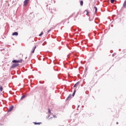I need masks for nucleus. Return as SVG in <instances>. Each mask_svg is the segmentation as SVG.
I'll return each instance as SVG.
<instances>
[{
	"label": "nucleus",
	"instance_id": "nucleus-13",
	"mask_svg": "<svg viewBox=\"0 0 126 126\" xmlns=\"http://www.w3.org/2000/svg\"><path fill=\"white\" fill-rule=\"evenodd\" d=\"M83 4H84V2H83V1H80V5H81V6H82L83 5Z\"/></svg>",
	"mask_w": 126,
	"mask_h": 126
},
{
	"label": "nucleus",
	"instance_id": "nucleus-18",
	"mask_svg": "<svg viewBox=\"0 0 126 126\" xmlns=\"http://www.w3.org/2000/svg\"><path fill=\"white\" fill-rule=\"evenodd\" d=\"M48 113H51V110L50 109H48Z\"/></svg>",
	"mask_w": 126,
	"mask_h": 126
},
{
	"label": "nucleus",
	"instance_id": "nucleus-7",
	"mask_svg": "<svg viewBox=\"0 0 126 126\" xmlns=\"http://www.w3.org/2000/svg\"><path fill=\"white\" fill-rule=\"evenodd\" d=\"M12 35L13 36H14V35L17 36V35H18V33L17 32H15L12 33Z\"/></svg>",
	"mask_w": 126,
	"mask_h": 126
},
{
	"label": "nucleus",
	"instance_id": "nucleus-1",
	"mask_svg": "<svg viewBox=\"0 0 126 126\" xmlns=\"http://www.w3.org/2000/svg\"><path fill=\"white\" fill-rule=\"evenodd\" d=\"M24 61L22 59L20 60H13L12 62L13 63L11 65V68H13L20 65L19 63H22Z\"/></svg>",
	"mask_w": 126,
	"mask_h": 126
},
{
	"label": "nucleus",
	"instance_id": "nucleus-19",
	"mask_svg": "<svg viewBox=\"0 0 126 126\" xmlns=\"http://www.w3.org/2000/svg\"><path fill=\"white\" fill-rule=\"evenodd\" d=\"M51 31V30H49V31H48V32H49Z\"/></svg>",
	"mask_w": 126,
	"mask_h": 126
},
{
	"label": "nucleus",
	"instance_id": "nucleus-8",
	"mask_svg": "<svg viewBox=\"0 0 126 126\" xmlns=\"http://www.w3.org/2000/svg\"><path fill=\"white\" fill-rule=\"evenodd\" d=\"M71 96H72L71 94L69 95L66 100H68L69 99H70L71 98Z\"/></svg>",
	"mask_w": 126,
	"mask_h": 126
},
{
	"label": "nucleus",
	"instance_id": "nucleus-9",
	"mask_svg": "<svg viewBox=\"0 0 126 126\" xmlns=\"http://www.w3.org/2000/svg\"><path fill=\"white\" fill-rule=\"evenodd\" d=\"M123 7H124L125 8H126V1H125L123 4Z\"/></svg>",
	"mask_w": 126,
	"mask_h": 126
},
{
	"label": "nucleus",
	"instance_id": "nucleus-16",
	"mask_svg": "<svg viewBox=\"0 0 126 126\" xmlns=\"http://www.w3.org/2000/svg\"><path fill=\"white\" fill-rule=\"evenodd\" d=\"M43 34V32H41L40 34H39V36H41Z\"/></svg>",
	"mask_w": 126,
	"mask_h": 126
},
{
	"label": "nucleus",
	"instance_id": "nucleus-3",
	"mask_svg": "<svg viewBox=\"0 0 126 126\" xmlns=\"http://www.w3.org/2000/svg\"><path fill=\"white\" fill-rule=\"evenodd\" d=\"M13 108H14V106H11V107L9 108V109H8V112H11V111H12L13 110Z\"/></svg>",
	"mask_w": 126,
	"mask_h": 126
},
{
	"label": "nucleus",
	"instance_id": "nucleus-2",
	"mask_svg": "<svg viewBox=\"0 0 126 126\" xmlns=\"http://www.w3.org/2000/svg\"><path fill=\"white\" fill-rule=\"evenodd\" d=\"M29 0H25L24 2V4L23 5L24 6H26L28 3H29Z\"/></svg>",
	"mask_w": 126,
	"mask_h": 126
},
{
	"label": "nucleus",
	"instance_id": "nucleus-4",
	"mask_svg": "<svg viewBox=\"0 0 126 126\" xmlns=\"http://www.w3.org/2000/svg\"><path fill=\"white\" fill-rule=\"evenodd\" d=\"M36 48V46H35L33 47V49L32 51V52H31V53H32V54H33V53H34Z\"/></svg>",
	"mask_w": 126,
	"mask_h": 126
},
{
	"label": "nucleus",
	"instance_id": "nucleus-20",
	"mask_svg": "<svg viewBox=\"0 0 126 126\" xmlns=\"http://www.w3.org/2000/svg\"><path fill=\"white\" fill-rule=\"evenodd\" d=\"M117 125H118V124H119V123H118V122H117Z\"/></svg>",
	"mask_w": 126,
	"mask_h": 126
},
{
	"label": "nucleus",
	"instance_id": "nucleus-10",
	"mask_svg": "<svg viewBox=\"0 0 126 126\" xmlns=\"http://www.w3.org/2000/svg\"><path fill=\"white\" fill-rule=\"evenodd\" d=\"M3 88L1 86H0V92H3Z\"/></svg>",
	"mask_w": 126,
	"mask_h": 126
},
{
	"label": "nucleus",
	"instance_id": "nucleus-15",
	"mask_svg": "<svg viewBox=\"0 0 126 126\" xmlns=\"http://www.w3.org/2000/svg\"><path fill=\"white\" fill-rule=\"evenodd\" d=\"M25 97H26L25 95H23V96L21 97V100L23 99L24 98H25Z\"/></svg>",
	"mask_w": 126,
	"mask_h": 126
},
{
	"label": "nucleus",
	"instance_id": "nucleus-14",
	"mask_svg": "<svg viewBox=\"0 0 126 126\" xmlns=\"http://www.w3.org/2000/svg\"><path fill=\"white\" fill-rule=\"evenodd\" d=\"M33 124L35 125H40L41 123H33Z\"/></svg>",
	"mask_w": 126,
	"mask_h": 126
},
{
	"label": "nucleus",
	"instance_id": "nucleus-11",
	"mask_svg": "<svg viewBox=\"0 0 126 126\" xmlns=\"http://www.w3.org/2000/svg\"><path fill=\"white\" fill-rule=\"evenodd\" d=\"M94 8L95 9V13H96L97 12V7H94Z\"/></svg>",
	"mask_w": 126,
	"mask_h": 126
},
{
	"label": "nucleus",
	"instance_id": "nucleus-5",
	"mask_svg": "<svg viewBox=\"0 0 126 126\" xmlns=\"http://www.w3.org/2000/svg\"><path fill=\"white\" fill-rule=\"evenodd\" d=\"M84 13H86V15L87 16H88L89 14V12L88 10H85Z\"/></svg>",
	"mask_w": 126,
	"mask_h": 126
},
{
	"label": "nucleus",
	"instance_id": "nucleus-17",
	"mask_svg": "<svg viewBox=\"0 0 126 126\" xmlns=\"http://www.w3.org/2000/svg\"><path fill=\"white\" fill-rule=\"evenodd\" d=\"M115 0H111V3H114V2H115Z\"/></svg>",
	"mask_w": 126,
	"mask_h": 126
},
{
	"label": "nucleus",
	"instance_id": "nucleus-6",
	"mask_svg": "<svg viewBox=\"0 0 126 126\" xmlns=\"http://www.w3.org/2000/svg\"><path fill=\"white\" fill-rule=\"evenodd\" d=\"M79 84H80V82H78L76 84L74 85V88H75V87L78 86L79 85Z\"/></svg>",
	"mask_w": 126,
	"mask_h": 126
},
{
	"label": "nucleus",
	"instance_id": "nucleus-12",
	"mask_svg": "<svg viewBox=\"0 0 126 126\" xmlns=\"http://www.w3.org/2000/svg\"><path fill=\"white\" fill-rule=\"evenodd\" d=\"M76 92V90H75L74 91V92H73V94H72V96H74V95H75Z\"/></svg>",
	"mask_w": 126,
	"mask_h": 126
}]
</instances>
